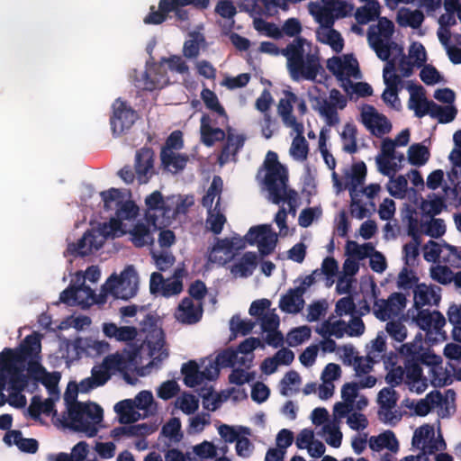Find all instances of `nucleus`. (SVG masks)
I'll list each match as a JSON object with an SVG mask.
<instances>
[{
    "instance_id": "20e7f679",
    "label": "nucleus",
    "mask_w": 461,
    "mask_h": 461,
    "mask_svg": "<svg viewBox=\"0 0 461 461\" xmlns=\"http://www.w3.org/2000/svg\"><path fill=\"white\" fill-rule=\"evenodd\" d=\"M122 221L116 215L104 222L98 230H87L77 241L68 245L66 252L74 258H84L99 250L106 239L114 238L121 231Z\"/></svg>"
},
{
    "instance_id": "2eb2a0df",
    "label": "nucleus",
    "mask_w": 461,
    "mask_h": 461,
    "mask_svg": "<svg viewBox=\"0 0 461 461\" xmlns=\"http://www.w3.org/2000/svg\"><path fill=\"white\" fill-rule=\"evenodd\" d=\"M10 375L8 389L11 393L7 402L13 407L23 408L26 405V397L22 393L28 387L29 376L16 368L10 369Z\"/></svg>"
},
{
    "instance_id": "4c0bfd02",
    "label": "nucleus",
    "mask_w": 461,
    "mask_h": 461,
    "mask_svg": "<svg viewBox=\"0 0 461 461\" xmlns=\"http://www.w3.org/2000/svg\"><path fill=\"white\" fill-rule=\"evenodd\" d=\"M380 5L378 2L367 4L358 7L355 13V18L359 24H366L379 18Z\"/></svg>"
},
{
    "instance_id": "ddd939ff",
    "label": "nucleus",
    "mask_w": 461,
    "mask_h": 461,
    "mask_svg": "<svg viewBox=\"0 0 461 461\" xmlns=\"http://www.w3.org/2000/svg\"><path fill=\"white\" fill-rule=\"evenodd\" d=\"M100 194L106 210L113 209V203H115V215L122 221L132 220L137 216L139 207L133 201H122V193L119 189L111 188L101 192Z\"/></svg>"
},
{
    "instance_id": "338daca9",
    "label": "nucleus",
    "mask_w": 461,
    "mask_h": 461,
    "mask_svg": "<svg viewBox=\"0 0 461 461\" xmlns=\"http://www.w3.org/2000/svg\"><path fill=\"white\" fill-rule=\"evenodd\" d=\"M46 369L36 359H30L25 364V375L29 376V380L32 379L35 383L40 382Z\"/></svg>"
},
{
    "instance_id": "5701e85b",
    "label": "nucleus",
    "mask_w": 461,
    "mask_h": 461,
    "mask_svg": "<svg viewBox=\"0 0 461 461\" xmlns=\"http://www.w3.org/2000/svg\"><path fill=\"white\" fill-rule=\"evenodd\" d=\"M233 257V240L229 238L216 239V243L212 248L208 259L212 263L223 266L230 261Z\"/></svg>"
},
{
    "instance_id": "473e14b6",
    "label": "nucleus",
    "mask_w": 461,
    "mask_h": 461,
    "mask_svg": "<svg viewBox=\"0 0 461 461\" xmlns=\"http://www.w3.org/2000/svg\"><path fill=\"white\" fill-rule=\"evenodd\" d=\"M161 164L163 167L173 173L183 170L188 161L185 155L176 154L173 150L162 149L160 153Z\"/></svg>"
},
{
    "instance_id": "e433bc0d",
    "label": "nucleus",
    "mask_w": 461,
    "mask_h": 461,
    "mask_svg": "<svg viewBox=\"0 0 461 461\" xmlns=\"http://www.w3.org/2000/svg\"><path fill=\"white\" fill-rule=\"evenodd\" d=\"M315 100L318 104V107H315V109L321 116L325 117L327 123L330 126L339 123V119L335 104H331L326 98L316 97Z\"/></svg>"
},
{
    "instance_id": "4468645a",
    "label": "nucleus",
    "mask_w": 461,
    "mask_h": 461,
    "mask_svg": "<svg viewBox=\"0 0 461 461\" xmlns=\"http://www.w3.org/2000/svg\"><path fill=\"white\" fill-rule=\"evenodd\" d=\"M362 122L376 137L390 132L392 124L385 115L379 113L372 105H366L361 113Z\"/></svg>"
},
{
    "instance_id": "8fccbe9b",
    "label": "nucleus",
    "mask_w": 461,
    "mask_h": 461,
    "mask_svg": "<svg viewBox=\"0 0 461 461\" xmlns=\"http://www.w3.org/2000/svg\"><path fill=\"white\" fill-rule=\"evenodd\" d=\"M432 438H434V428L429 424H424L414 431L411 445L415 448H420Z\"/></svg>"
},
{
    "instance_id": "58836bf2",
    "label": "nucleus",
    "mask_w": 461,
    "mask_h": 461,
    "mask_svg": "<svg viewBox=\"0 0 461 461\" xmlns=\"http://www.w3.org/2000/svg\"><path fill=\"white\" fill-rule=\"evenodd\" d=\"M430 153L429 149L420 144L414 143L409 147L408 160L411 165L420 167L425 165L429 159Z\"/></svg>"
},
{
    "instance_id": "49530a36",
    "label": "nucleus",
    "mask_w": 461,
    "mask_h": 461,
    "mask_svg": "<svg viewBox=\"0 0 461 461\" xmlns=\"http://www.w3.org/2000/svg\"><path fill=\"white\" fill-rule=\"evenodd\" d=\"M357 129L353 123H347L341 133V138L344 140H348V143H344L343 150L349 154H354L357 150Z\"/></svg>"
},
{
    "instance_id": "6e6d98bb",
    "label": "nucleus",
    "mask_w": 461,
    "mask_h": 461,
    "mask_svg": "<svg viewBox=\"0 0 461 461\" xmlns=\"http://www.w3.org/2000/svg\"><path fill=\"white\" fill-rule=\"evenodd\" d=\"M419 278L411 269L404 267L398 275L397 287L402 290H410L417 285Z\"/></svg>"
},
{
    "instance_id": "423d86ee",
    "label": "nucleus",
    "mask_w": 461,
    "mask_h": 461,
    "mask_svg": "<svg viewBox=\"0 0 461 461\" xmlns=\"http://www.w3.org/2000/svg\"><path fill=\"white\" fill-rule=\"evenodd\" d=\"M41 350V335L33 332L25 337L18 349L4 348L0 352V365L5 361L10 369L14 370L16 368L17 370H22V373H25V363L27 360L38 357Z\"/></svg>"
},
{
    "instance_id": "bf43d9fd",
    "label": "nucleus",
    "mask_w": 461,
    "mask_h": 461,
    "mask_svg": "<svg viewBox=\"0 0 461 461\" xmlns=\"http://www.w3.org/2000/svg\"><path fill=\"white\" fill-rule=\"evenodd\" d=\"M423 232L434 239L440 238L446 232L444 221L442 219L431 217V220L426 223V228Z\"/></svg>"
},
{
    "instance_id": "cd10ccee",
    "label": "nucleus",
    "mask_w": 461,
    "mask_h": 461,
    "mask_svg": "<svg viewBox=\"0 0 461 461\" xmlns=\"http://www.w3.org/2000/svg\"><path fill=\"white\" fill-rule=\"evenodd\" d=\"M258 258L257 253L247 251L237 263L231 266L230 272L235 276L249 277L253 274L254 269L258 266Z\"/></svg>"
},
{
    "instance_id": "f257e3e1",
    "label": "nucleus",
    "mask_w": 461,
    "mask_h": 461,
    "mask_svg": "<svg viewBox=\"0 0 461 461\" xmlns=\"http://www.w3.org/2000/svg\"><path fill=\"white\" fill-rule=\"evenodd\" d=\"M305 44L311 46L306 39L297 37L281 50L275 43L270 41L261 42L259 50L265 53L272 55L281 53L285 56L287 59L288 71L294 80L299 81L301 78H304L314 81L321 69V65L317 54L311 51L305 53Z\"/></svg>"
},
{
    "instance_id": "7ed1b4c3",
    "label": "nucleus",
    "mask_w": 461,
    "mask_h": 461,
    "mask_svg": "<svg viewBox=\"0 0 461 461\" xmlns=\"http://www.w3.org/2000/svg\"><path fill=\"white\" fill-rule=\"evenodd\" d=\"M122 221L116 215L104 222L98 230H87L77 241L68 245L66 252L74 258H84L99 250L106 239L114 238L121 231Z\"/></svg>"
},
{
    "instance_id": "2f4dec72",
    "label": "nucleus",
    "mask_w": 461,
    "mask_h": 461,
    "mask_svg": "<svg viewBox=\"0 0 461 461\" xmlns=\"http://www.w3.org/2000/svg\"><path fill=\"white\" fill-rule=\"evenodd\" d=\"M293 129L296 132V136L292 141L290 153L294 158L303 161L307 158L309 153V144L303 136V124Z\"/></svg>"
},
{
    "instance_id": "412c9836",
    "label": "nucleus",
    "mask_w": 461,
    "mask_h": 461,
    "mask_svg": "<svg viewBox=\"0 0 461 461\" xmlns=\"http://www.w3.org/2000/svg\"><path fill=\"white\" fill-rule=\"evenodd\" d=\"M232 131L233 130L230 127L227 130V135L225 138L226 142L224 143L218 157V162L220 165L228 163L231 157L235 158L245 144V136L235 135Z\"/></svg>"
},
{
    "instance_id": "4be33fe9",
    "label": "nucleus",
    "mask_w": 461,
    "mask_h": 461,
    "mask_svg": "<svg viewBox=\"0 0 461 461\" xmlns=\"http://www.w3.org/2000/svg\"><path fill=\"white\" fill-rule=\"evenodd\" d=\"M298 101L299 97L292 91H285V97L279 100L277 112L287 127L298 128L300 125H303L302 122H297L293 114L294 104Z\"/></svg>"
},
{
    "instance_id": "aec40b11",
    "label": "nucleus",
    "mask_w": 461,
    "mask_h": 461,
    "mask_svg": "<svg viewBox=\"0 0 461 461\" xmlns=\"http://www.w3.org/2000/svg\"><path fill=\"white\" fill-rule=\"evenodd\" d=\"M212 120L207 113H203L200 120L201 141L206 147H212L216 142L225 140L227 133L221 128L212 127Z\"/></svg>"
},
{
    "instance_id": "c03bdc74",
    "label": "nucleus",
    "mask_w": 461,
    "mask_h": 461,
    "mask_svg": "<svg viewBox=\"0 0 461 461\" xmlns=\"http://www.w3.org/2000/svg\"><path fill=\"white\" fill-rule=\"evenodd\" d=\"M366 166L363 161L355 163L351 167L349 193H357V187L362 185L366 176Z\"/></svg>"
},
{
    "instance_id": "052dcab7",
    "label": "nucleus",
    "mask_w": 461,
    "mask_h": 461,
    "mask_svg": "<svg viewBox=\"0 0 461 461\" xmlns=\"http://www.w3.org/2000/svg\"><path fill=\"white\" fill-rule=\"evenodd\" d=\"M421 241H410L403 245L402 254L404 264L407 267L414 265V261L420 255L419 247Z\"/></svg>"
},
{
    "instance_id": "ea45409f",
    "label": "nucleus",
    "mask_w": 461,
    "mask_h": 461,
    "mask_svg": "<svg viewBox=\"0 0 461 461\" xmlns=\"http://www.w3.org/2000/svg\"><path fill=\"white\" fill-rule=\"evenodd\" d=\"M394 358H396V355L392 352L387 361H385L386 364L393 366L385 376V382L393 388L400 385L405 379V369L401 366H394Z\"/></svg>"
},
{
    "instance_id": "f03ea898",
    "label": "nucleus",
    "mask_w": 461,
    "mask_h": 461,
    "mask_svg": "<svg viewBox=\"0 0 461 461\" xmlns=\"http://www.w3.org/2000/svg\"><path fill=\"white\" fill-rule=\"evenodd\" d=\"M428 348L422 344L421 334H418L411 343L401 346L400 353L404 357V383L410 391L421 393L428 388V378L423 375L421 365L426 366Z\"/></svg>"
},
{
    "instance_id": "a878e982",
    "label": "nucleus",
    "mask_w": 461,
    "mask_h": 461,
    "mask_svg": "<svg viewBox=\"0 0 461 461\" xmlns=\"http://www.w3.org/2000/svg\"><path fill=\"white\" fill-rule=\"evenodd\" d=\"M388 67H385L384 68V84L386 85V88L384 89V93L382 94V99L383 101L390 104L391 106H393V103L390 99H388V95H393L394 98V101H398V86L401 84L402 80L401 77L393 73L394 70V65L392 61L388 62Z\"/></svg>"
},
{
    "instance_id": "09e8293b",
    "label": "nucleus",
    "mask_w": 461,
    "mask_h": 461,
    "mask_svg": "<svg viewBox=\"0 0 461 461\" xmlns=\"http://www.w3.org/2000/svg\"><path fill=\"white\" fill-rule=\"evenodd\" d=\"M311 332V329L308 326L294 328L287 334V344L290 347H296L310 339Z\"/></svg>"
},
{
    "instance_id": "69168bd1",
    "label": "nucleus",
    "mask_w": 461,
    "mask_h": 461,
    "mask_svg": "<svg viewBox=\"0 0 461 461\" xmlns=\"http://www.w3.org/2000/svg\"><path fill=\"white\" fill-rule=\"evenodd\" d=\"M431 277L441 285H447L453 280V272L447 266H437L431 268Z\"/></svg>"
},
{
    "instance_id": "dca6fc26",
    "label": "nucleus",
    "mask_w": 461,
    "mask_h": 461,
    "mask_svg": "<svg viewBox=\"0 0 461 461\" xmlns=\"http://www.w3.org/2000/svg\"><path fill=\"white\" fill-rule=\"evenodd\" d=\"M426 366L429 367L430 384L434 387H443L452 384L450 372L442 366V357L429 348L427 350Z\"/></svg>"
},
{
    "instance_id": "bb28decb",
    "label": "nucleus",
    "mask_w": 461,
    "mask_h": 461,
    "mask_svg": "<svg viewBox=\"0 0 461 461\" xmlns=\"http://www.w3.org/2000/svg\"><path fill=\"white\" fill-rule=\"evenodd\" d=\"M113 373L108 372L103 366H94L91 370V376L83 379L80 384L81 393H88L91 390L104 385L110 380Z\"/></svg>"
},
{
    "instance_id": "1a4fd4ad",
    "label": "nucleus",
    "mask_w": 461,
    "mask_h": 461,
    "mask_svg": "<svg viewBox=\"0 0 461 461\" xmlns=\"http://www.w3.org/2000/svg\"><path fill=\"white\" fill-rule=\"evenodd\" d=\"M158 321L156 316L148 313L140 322L141 330L146 333L144 342L149 348V355L152 358V363L156 365L168 357L167 349L165 348V334L158 326Z\"/></svg>"
},
{
    "instance_id": "9d476101",
    "label": "nucleus",
    "mask_w": 461,
    "mask_h": 461,
    "mask_svg": "<svg viewBox=\"0 0 461 461\" xmlns=\"http://www.w3.org/2000/svg\"><path fill=\"white\" fill-rule=\"evenodd\" d=\"M105 293L114 298L129 300L138 291V275L132 266H128L120 276L112 275L104 285Z\"/></svg>"
},
{
    "instance_id": "a19ab883",
    "label": "nucleus",
    "mask_w": 461,
    "mask_h": 461,
    "mask_svg": "<svg viewBox=\"0 0 461 461\" xmlns=\"http://www.w3.org/2000/svg\"><path fill=\"white\" fill-rule=\"evenodd\" d=\"M181 372L184 375V382L186 386L194 387L201 384L199 366L194 360L183 364Z\"/></svg>"
},
{
    "instance_id": "6ab92c4d",
    "label": "nucleus",
    "mask_w": 461,
    "mask_h": 461,
    "mask_svg": "<svg viewBox=\"0 0 461 461\" xmlns=\"http://www.w3.org/2000/svg\"><path fill=\"white\" fill-rule=\"evenodd\" d=\"M203 316L202 303L194 305L192 298L185 297L179 303L176 318L184 324H195Z\"/></svg>"
},
{
    "instance_id": "6e6552de",
    "label": "nucleus",
    "mask_w": 461,
    "mask_h": 461,
    "mask_svg": "<svg viewBox=\"0 0 461 461\" xmlns=\"http://www.w3.org/2000/svg\"><path fill=\"white\" fill-rule=\"evenodd\" d=\"M103 419V409L96 403H77L74 404L69 417L70 425L76 431L85 432L89 437L97 433L95 423Z\"/></svg>"
},
{
    "instance_id": "680f3d73",
    "label": "nucleus",
    "mask_w": 461,
    "mask_h": 461,
    "mask_svg": "<svg viewBox=\"0 0 461 461\" xmlns=\"http://www.w3.org/2000/svg\"><path fill=\"white\" fill-rule=\"evenodd\" d=\"M230 330L235 333H240L243 336L251 332L255 322L251 320H241L239 316H233L230 321Z\"/></svg>"
},
{
    "instance_id": "a18cd8bd",
    "label": "nucleus",
    "mask_w": 461,
    "mask_h": 461,
    "mask_svg": "<svg viewBox=\"0 0 461 461\" xmlns=\"http://www.w3.org/2000/svg\"><path fill=\"white\" fill-rule=\"evenodd\" d=\"M201 98L207 109L217 113L220 116L227 117L224 107L220 104L216 94L209 88H203L201 92Z\"/></svg>"
},
{
    "instance_id": "e2e57ef3",
    "label": "nucleus",
    "mask_w": 461,
    "mask_h": 461,
    "mask_svg": "<svg viewBox=\"0 0 461 461\" xmlns=\"http://www.w3.org/2000/svg\"><path fill=\"white\" fill-rule=\"evenodd\" d=\"M237 359V351L229 348L217 355L215 362L219 367H233Z\"/></svg>"
},
{
    "instance_id": "7c9ffc66",
    "label": "nucleus",
    "mask_w": 461,
    "mask_h": 461,
    "mask_svg": "<svg viewBox=\"0 0 461 461\" xmlns=\"http://www.w3.org/2000/svg\"><path fill=\"white\" fill-rule=\"evenodd\" d=\"M369 447L375 451L387 448L392 453H396L399 450V443L394 433L391 430H387L377 437H371L369 439Z\"/></svg>"
},
{
    "instance_id": "de8ad7c7",
    "label": "nucleus",
    "mask_w": 461,
    "mask_h": 461,
    "mask_svg": "<svg viewBox=\"0 0 461 461\" xmlns=\"http://www.w3.org/2000/svg\"><path fill=\"white\" fill-rule=\"evenodd\" d=\"M161 434L165 437L179 442L183 438V433L181 432V421L178 418H171L161 429Z\"/></svg>"
},
{
    "instance_id": "864d4df0",
    "label": "nucleus",
    "mask_w": 461,
    "mask_h": 461,
    "mask_svg": "<svg viewBox=\"0 0 461 461\" xmlns=\"http://www.w3.org/2000/svg\"><path fill=\"white\" fill-rule=\"evenodd\" d=\"M341 86L347 93L349 92V89H352L353 93L361 97L370 96L373 94V88L368 83H353L350 78H346L345 83L341 84Z\"/></svg>"
},
{
    "instance_id": "603ef678",
    "label": "nucleus",
    "mask_w": 461,
    "mask_h": 461,
    "mask_svg": "<svg viewBox=\"0 0 461 461\" xmlns=\"http://www.w3.org/2000/svg\"><path fill=\"white\" fill-rule=\"evenodd\" d=\"M176 406L185 414H192L199 407L198 399L191 393H184L176 401Z\"/></svg>"
},
{
    "instance_id": "f3484780",
    "label": "nucleus",
    "mask_w": 461,
    "mask_h": 461,
    "mask_svg": "<svg viewBox=\"0 0 461 461\" xmlns=\"http://www.w3.org/2000/svg\"><path fill=\"white\" fill-rule=\"evenodd\" d=\"M406 297L402 293H393L387 300L375 302V314L381 321L397 315L406 306Z\"/></svg>"
},
{
    "instance_id": "72a5a7b5",
    "label": "nucleus",
    "mask_w": 461,
    "mask_h": 461,
    "mask_svg": "<svg viewBox=\"0 0 461 461\" xmlns=\"http://www.w3.org/2000/svg\"><path fill=\"white\" fill-rule=\"evenodd\" d=\"M278 195L275 194H269L272 197V202L276 204H279L281 202H286L289 206V213L292 215L296 214L297 207H298V194L294 189H289L286 185L278 186Z\"/></svg>"
},
{
    "instance_id": "4d7b16f0",
    "label": "nucleus",
    "mask_w": 461,
    "mask_h": 461,
    "mask_svg": "<svg viewBox=\"0 0 461 461\" xmlns=\"http://www.w3.org/2000/svg\"><path fill=\"white\" fill-rule=\"evenodd\" d=\"M413 294L414 306L416 309H420L423 306L429 304L430 298L433 295V292L429 291V288L425 284L417 285Z\"/></svg>"
},
{
    "instance_id": "c9c22d12",
    "label": "nucleus",
    "mask_w": 461,
    "mask_h": 461,
    "mask_svg": "<svg viewBox=\"0 0 461 461\" xmlns=\"http://www.w3.org/2000/svg\"><path fill=\"white\" fill-rule=\"evenodd\" d=\"M225 222L226 217L220 212V203L217 201L213 210L207 211V227L213 234L218 235L221 232Z\"/></svg>"
},
{
    "instance_id": "9b49d317",
    "label": "nucleus",
    "mask_w": 461,
    "mask_h": 461,
    "mask_svg": "<svg viewBox=\"0 0 461 461\" xmlns=\"http://www.w3.org/2000/svg\"><path fill=\"white\" fill-rule=\"evenodd\" d=\"M264 165L267 171L264 184L269 194L278 195V186L288 183L286 168L278 161L277 154L274 151L267 152Z\"/></svg>"
},
{
    "instance_id": "c85d7f7f",
    "label": "nucleus",
    "mask_w": 461,
    "mask_h": 461,
    "mask_svg": "<svg viewBox=\"0 0 461 461\" xmlns=\"http://www.w3.org/2000/svg\"><path fill=\"white\" fill-rule=\"evenodd\" d=\"M75 348L87 356L102 355L109 350V344L105 341L91 338H78L74 342Z\"/></svg>"
},
{
    "instance_id": "0eeeda50",
    "label": "nucleus",
    "mask_w": 461,
    "mask_h": 461,
    "mask_svg": "<svg viewBox=\"0 0 461 461\" xmlns=\"http://www.w3.org/2000/svg\"><path fill=\"white\" fill-rule=\"evenodd\" d=\"M230 240H233V251L243 249L245 242H248L251 246L257 244L260 255L266 257L274 251L277 242V235L272 230L270 225L262 224L251 227L244 239L237 236L230 238Z\"/></svg>"
},
{
    "instance_id": "0e129e2a",
    "label": "nucleus",
    "mask_w": 461,
    "mask_h": 461,
    "mask_svg": "<svg viewBox=\"0 0 461 461\" xmlns=\"http://www.w3.org/2000/svg\"><path fill=\"white\" fill-rule=\"evenodd\" d=\"M386 331L394 340L398 342H402L407 337V329L399 321H391L387 322Z\"/></svg>"
},
{
    "instance_id": "393cba45",
    "label": "nucleus",
    "mask_w": 461,
    "mask_h": 461,
    "mask_svg": "<svg viewBox=\"0 0 461 461\" xmlns=\"http://www.w3.org/2000/svg\"><path fill=\"white\" fill-rule=\"evenodd\" d=\"M304 306L303 289L291 288L279 301V308L287 313H298Z\"/></svg>"
},
{
    "instance_id": "39448f33",
    "label": "nucleus",
    "mask_w": 461,
    "mask_h": 461,
    "mask_svg": "<svg viewBox=\"0 0 461 461\" xmlns=\"http://www.w3.org/2000/svg\"><path fill=\"white\" fill-rule=\"evenodd\" d=\"M175 196L164 198L160 191H154L145 198V219L155 230L168 226L173 220Z\"/></svg>"
},
{
    "instance_id": "3c124183",
    "label": "nucleus",
    "mask_w": 461,
    "mask_h": 461,
    "mask_svg": "<svg viewBox=\"0 0 461 461\" xmlns=\"http://www.w3.org/2000/svg\"><path fill=\"white\" fill-rule=\"evenodd\" d=\"M372 41H369L372 48L376 52L377 57L382 60H388L391 56V47L394 42H388L379 38V35L373 36Z\"/></svg>"
},
{
    "instance_id": "a211bd4d",
    "label": "nucleus",
    "mask_w": 461,
    "mask_h": 461,
    "mask_svg": "<svg viewBox=\"0 0 461 461\" xmlns=\"http://www.w3.org/2000/svg\"><path fill=\"white\" fill-rule=\"evenodd\" d=\"M135 172L140 184H146L153 175L154 152L150 148H142L135 156Z\"/></svg>"
},
{
    "instance_id": "5fc2aeb1",
    "label": "nucleus",
    "mask_w": 461,
    "mask_h": 461,
    "mask_svg": "<svg viewBox=\"0 0 461 461\" xmlns=\"http://www.w3.org/2000/svg\"><path fill=\"white\" fill-rule=\"evenodd\" d=\"M390 176V184L387 186L390 194L396 198H402L407 192L408 182L404 176L400 175L395 179Z\"/></svg>"
},
{
    "instance_id": "13d9d810",
    "label": "nucleus",
    "mask_w": 461,
    "mask_h": 461,
    "mask_svg": "<svg viewBox=\"0 0 461 461\" xmlns=\"http://www.w3.org/2000/svg\"><path fill=\"white\" fill-rule=\"evenodd\" d=\"M76 288L77 306L89 307L95 302V292L84 284L76 286Z\"/></svg>"
},
{
    "instance_id": "79ce46f5",
    "label": "nucleus",
    "mask_w": 461,
    "mask_h": 461,
    "mask_svg": "<svg viewBox=\"0 0 461 461\" xmlns=\"http://www.w3.org/2000/svg\"><path fill=\"white\" fill-rule=\"evenodd\" d=\"M131 240L136 247L141 248L153 242L149 226L137 223L131 231Z\"/></svg>"
},
{
    "instance_id": "f704fd0d",
    "label": "nucleus",
    "mask_w": 461,
    "mask_h": 461,
    "mask_svg": "<svg viewBox=\"0 0 461 461\" xmlns=\"http://www.w3.org/2000/svg\"><path fill=\"white\" fill-rule=\"evenodd\" d=\"M378 23L376 26L372 25L368 29L367 38L368 41H372L373 36L379 35V38L384 41H389L392 38V35L394 32V24L393 23L387 19L386 17H379Z\"/></svg>"
},
{
    "instance_id": "774afa93",
    "label": "nucleus",
    "mask_w": 461,
    "mask_h": 461,
    "mask_svg": "<svg viewBox=\"0 0 461 461\" xmlns=\"http://www.w3.org/2000/svg\"><path fill=\"white\" fill-rule=\"evenodd\" d=\"M178 392V384L174 380H167L161 384L157 391V394L162 400H169L176 395Z\"/></svg>"
},
{
    "instance_id": "b1692460",
    "label": "nucleus",
    "mask_w": 461,
    "mask_h": 461,
    "mask_svg": "<svg viewBox=\"0 0 461 461\" xmlns=\"http://www.w3.org/2000/svg\"><path fill=\"white\" fill-rule=\"evenodd\" d=\"M142 88L147 91H153L162 88L168 83V77L165 72L163 64H154L153 68L146 70L142 75Z\"/></svg>"
},
{
    "instance_id": "c756f323",
    "label": "nucleus",
    "mask_w": 461,
    "mask_h": 461,
    "mask_svg": "<svg viewBox=\"0 0 461 461\" xmlns=\"http://www.w3.org/2000/svg\"><path fill=\"white\" fill-rule=\"evenodd\" d=\"M398 398V393L393 387H384L378 393L377 402L381 409L386 411L384 413L386 421L393 420L392 410L395 408Z\"/></svg>"
},
{
    "instance_id": "37998d69",
    "label": "nucleus",
    "mask_w": 461,
    "mask_h": 461,
    "mask_svg": "<svg viewBox=\"0 0 461 461\" xmlns=\"http://www.w3.org/2000/svg\"><path fill=\"white\" fill-rule=\"evenodd\" d=\"M114 411L120 416L122 423H131L137 420L134 411V402L131 399L122 400L114 406Z\"/></svg>"
},
{
    "instance_id": "f8f14e48",
    "label": "nucleus",
    "mask_w": 461,
    "mask_h": 461,
    "mask_svg": "<svg viewBox=\"0 0 461 461\" xmlns=\"http://www.w3.org/2000/svg\"><path fill=\"white\" fill-rule=\"evenodd\" d=\"M112 107L111 129L114 136H120L131 128L138 116L136 112L121 98L116 99Z\"/></svg>"
}]
</instances>
